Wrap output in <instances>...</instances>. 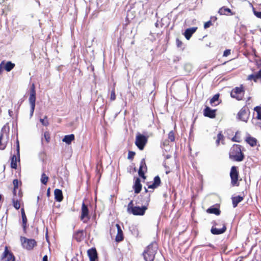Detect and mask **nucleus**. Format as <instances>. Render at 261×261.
<instances>
[{
    "label": "nucleus",
    "instance_id": "nucleus-1",
    "mask_svg": "<svg viewBox=\"0 0 261 261\" xmlns=\"http://www.w3.org/2000/svg\"><path fill=\"white\" fill-rule=\"evenodd\" d=\"M158 249L155 242L150 243L145 249L143 255L145 261H153Z\"/></svg>",
    "mask_w": 261,
    "mask_h": 261
},
{
    "label": "nucleus",
    "instance_id": "nucleus-2",
    "mask_svg": "<svg viewBox=\"0 0 261 261\" xmlns=\"http://www.w3.org/2000/svg\"><path fill=\"white\" fill-rule=\"evenodd\" d=\"M241 148V145L238 144H234L232 146L229 152L230 159L237 162H241L244 160V155Z\"/></svg>",
    "mask_w": 261,
    "mask_h": 261
},
{
    "label": "nucleus",
    "instance_id": "nucleus-3",
    "mask_svg": "<svg viewBox=\"0 0 261 261\" xmlns=\"http://www.w3.org/2000/svg\"><path fill=\"white\" fill-rule=\"evenodd\" d=\"M147 209L146 205H142L141 207L134 206L133 201L131 200L127 205V212L135 216H143Z\"/></svg>",
    "mask_w": 261,
    "mask_h": 261
},
{
    "label": "nucleus",
    "instance_id": "nucleus-4",
    "mask_svg": "<svg viewBox=\"0 0 261 261\" xmlns=\"http://www.w3.org/2000/svg\"><path fill=\"white\" fill-rule=\"evenodd\" d=\"M9 126L4 125L2 128L0 135V149L3 150L6 148L9 139Z\"/></svg>",
    "mask_w": 261,
    "mask_h": 261
},
{
    "label": "nucleus",
    "instance_id": "nucleus-5",
    "mask_svg": "<svg viewBox=\"0 0 261 261\" xmlns=\"http://www.w3.org/2000/svg\"><path fill=\"white\" fill-rule=\"evenodd\" d=\"M244 89L243 85L240 87H236L232 89L230 93V96L238 100H241L243 99L244 95Z\"/></svg>",
    "mask_w": 261,
    "mask_h": 261
},
{
    "label": "nucleus",
    "instance_id": "nucleus-6",
    "mask_svg": "<svg viewBox=\"0 0 261 261\" xmlns=\"http://www.w3.org/2000/svg\"><path fill=\"white\" fill-rule=\"evenodd\" d=\"M147 137L140 133H137L135 144L140 150H143L147 142Z\"/></svg>",
    "mask_w": 261,
    "mask_h": 261
},
{
    "label": "nucleus",
    "instance_id": "nucleus-7",
    "mask_svg": "<svg viewBox=\"0 0 261 261\" xmlns=\"http://www.w3.org/2000/svg\"><path fill=\"white\" fill-rule=\"evenodd\" d=\"M230 176L231 178V184L233 186H238L239 185L238 183L239 172L237 170V168L236 166H232L231 168L230 172Z\"/></svg>",
    "mask_w": 261,
    "mask_h": 261
},
{
    "label": "nucleus",
    "instance_id": "nucleus-8",
    "mask_svg": "<svg viewBox=\"0 0 261 261\" xmlns=\"http://www.w3.org/2000/svg\"><path fill=\"white\" fill-rule=\"evenodd\" d=\"M22 245L27 250H31L36 245V242L34 239H28L25 237H21Z\"/></svg>",
    "mask_w": 261,
    "mask_h": 261
},
{
    "label": "nucleus",
    "instance_id": "nucleus-9",
    "mask_svg": "<svg viewBox=\"0 0 261 261\" xmlns=\"http://www.w3.org/2000/svg\"><path fill=\"white\" fill-rule=\"evenodd\" d=\"M16 155H13L11 159V167L12 168L16 169L17 168V158L18 161H19L20 158V152H19V144L18 140H16Z\"/></svg>",
    "mask_w": 261,
    "mask_h": 261
},
{
    "label": "nucleus",
    "instance_id": "nucleus-10",
    "mask_svg": "<svg viewBox=\"0 0 261 261\" xmlns=\"http://www.w3.org/2000/svg\"><path fill=\"white\" fill-rule=\"evenodd\" d=\"M90 219L89 210L87 206L83 202L82 205L81 220L85 223H87Z\"/></svg>",
    "mask_w": 261,
    "mask_h": 261
},
{
    "label": "nucleus",
    "instance_id": "nucleus-11",
    "mask_svg": "<svg viewBox=\"0 0 261 261\" xmlns=\"http://www.w3.org/2000/svg\"><path fill=\"white\" fill-rule=\"evenodd\" d=\"M149 201L150 194L148 193L147 189L145 188V193L143 195H141V198L137 202V203L142 205H146L147 207Z\"/></svg>",
    "mask_w": 261,
    "mask_h": 261
},
{
    "label": "nucleus",
    "instance_id": "nucleus-12",
    "mask_svg": "<svg viewBox=\"0 0 261 261\" xmlns=\"http://www.w3.org/2000/svg\"><path fill=\"white\" fill-rule=\"evenodd\" d=\"M249 110L246 107L242 108L238 114V118L244 122H247L249 118Z\"/></svg>",
    "mask_w": 261,
    "mask_h": 261
},
{
    "label": "nucleus",
    "instance_id": "nucleus-13",
    "mask_svg": "<svg viewBox=\"0 0 261 261\" xmlns=\"http://www.w3.org/2000/svg\"><path fill=\"white\" fill-rule=\"evenodd\" d=\"M15 256L10 252L7 246L5 247L2 259L3 261H15Z\"/></svg>",
    "mask_w": 261,
    "mask_h": 261
},
{
    "label": "nucleus",
    "instance_id": "nucleus-14",
    "mask_svg": "<svg viewBox=\"0 0 261 261\" xmlns=\"http://www.w3.org/2000/svg\"><path fill=\"white\" fill-rule=\"evenodd\" d=\"M29 102L30 106H35L36 102V91L34 84H32L31 87V92L29 97Z\"/></svg>",
    "mask_w": 261,
    "mask_h": 261
},
{
    "label": "nucleus",
    "instance_id": "nucleus-15",
    "mask_svg": "<svg viewBox=\"0 0 261 261\" xmlns=\"http://www.w3.org/2000/svg\"><path fill=\"white\" fill-rule=\"evenodd\" d=\"M226 225L224 223H223L222 227L221 228H218L213 226L211 229V232L213 234L218 235L224 233L226 231Z\"/></svg>",
    "mask_w": 261,
    "mask_h": 261
},
{
    "label": "nucleus",
    "instance_id": "nucleus-16",
    "mask_svg": "<svg viewBox=\"0 0 261 261\" xmlns=\"http://www.w3.org/2000/svg\"><path fill=\"white\" fill-rule=\"evenodd\" d=\"M146 170L147 167L145 159H143L140 162V167L138 171V174L139 176L143 178H145V176L144 175V172L146 171Z\"/></svg>",
    "mask_w": 261,
    "mask_h": 261
},
{
    "label": "nucleus",
    "instance_id": "nucleus-17",
    "mask_svg": "<svg viewBox=\"0 0 261 261\" xmlns=\"http://www.w3.org/2000/svg\"><path fill=\"white\" fill-rule=\"evenodd\" d=\"M203 115L205 117L214 118L216 116V110H212L210 107H206L203 111Z\"/></svg>",
    "mask_w": 261,
    "mask_h": 261
},
{
    "label": "nucleus",
    "instance_id": "nucleus-18",
    "mask_svg": "<svg viewBox=\"0 0 261 261\" xmlns=\"http://www.w3.org/2000/svg\"><path fill=\"white\" fill-rule=\"evenodd\" d=\"M88 255L90 261H96L97 259V254L95 248H91L88 250Z\"/></svg>",
    "mask_w": 261,
    "mask_h": 261
},
{
    "label": "nucleus",
    "instance_id": "nucleus-19",
    "mask_svg": "<svg viewBox=\"0 0 261 261\" xmlns=\"http://www.w3.org/2000/svg\"><path fill=\"white\" fill-rule=\"evenodd\" d=\"M116 226L117 229V233L116 236L115 240L116 242H119L122 241L123 240V234L120 226L117 224Z\"/></svg>",
    "mask_w": 261,
    "mask_h": 261
},
{
    "label": "nucleus",
    "instance_id": "nucleus-20",
    "mask_svg": "<svg viewBox=\"0 0 261 261\" xmlns=\"http://www.w3.org/2000/svg\"><path fill=\"white\" fill-rule=\"evenodd\" d=\"M197 29V27H192V28H188L187 30H186V31L184 33V35L185 36V38L187 40H189L190 39V38L191 37L192 34L196 32Z\"/></svg>",
    "mask_w": 261,
    "mask_h": 261
},
{
    "label": "nucleus",
    "instance_id": "nucleus-21",
    "mask_svg": "<svg viewBox=\"0 0 261 261\" xmlns=\"http://www.w3.org/2000/svg\"><path fill=\"white\" fill-rule=\"evenodd\" d=\"M55 199L57 202H61L63 200L62 191L58 189H56L54 191Z\"/></svg>",
    "mask_w": 261,
    "mask_h": 261
},
{
    "label": "nucleus",
    "instance_id": "nucleus-22",
    "mask_svg": "<svg viewBox=\"0 0 261 261\" xmlns=\"http://www.w3.org/2000/svg\"><path fill=\"white\" fill-rule=\"evenodd\" d=\"M161 184V179L159 176H156L154 177L153 179V184L149 185L148 186V189H155L157 187H158Z\"/></svg>",
    "mask_w": 261,
    "mask_h": 261
},
{
    "label": "nucleus",
    "instance_id": "nucleus-23",
    "mask_svg": "<svg viewBox=\"0 0 261 261\" xmlns=\"http://www.w3.org/2000/svg\"><path fill=\"white\" fill-rule=\"evenodd\" d=\"M133 189H134L135 193H139L142 189V185L141 184L140 179L137 178L135 182L134 185L133 186Z\"/></svg>",
    "mask_w": 261,
    "mask_h": 261
},
{
    "label": "nucleus",
    "instance_id": "nucleus-24",
    "mask_svg": "<svg viewBox=\"0 0 261 261\" xmlns=\"http://www.w3.org/2000/svg\"><path fill=\"white\" fill-rule=\"evenodd\" d=\"M74 140V135L73 134H70L66 135L62 139V141L66 143L67 144L69 145L71 142Z\"/></svg>",
    "mask_w": 261,
    "mask_h": 261
},
{
    "label": "nucleus",
    "instance_id": "nucleus-25",
    "mask_svg": "<svg viewBox=\"0 0 261 261\" xmlns=\"http://www.w3.org/2000/svg\"><path fill=\"white\" fill-rule=\"evenodd\" d=\"M231 199L233 207H236L238 205V203L243 200L244 198L243 197L241 196H237L236 197H232Z\"/></svg>",
    "mask_w": 261,
    "mask_h": 261
},
{
    "label": "nucleus",
    "instance_id": "nucleus-26",
    "mask_svg": "<svg viewBox=\"0 0 261 261\" xmlns=\"http://www.w3.org/2000/svg\"><path fill=\"white\" fill-rule=\"evenodd\" d=\"M74 238L77 242H81L84 239V231L78 230L76 231L74 234Z\"/></svg>",
    "mask_w": 261,
    "mask_h": 261
},
{
    "label": "nucleus",
    "instance_id": "nucleus-27",
    "mask_svg": "<svg viewBox=\"0 0 261 261\" xmlns=\"http://www.w3.org/2000/svg\"><path fill=\"white\" fill-rule=\"evenodd\" d=\"M21 214L22 217V227L24 230H25L26 227H27V218L26 217L24 210L23 208H22L21 209Z\"/></svg>",
    "mask_w": 261,
    "mask_h": 261
},
{
    "label": "nucleus",
    "instance_id": "nucleus-28",
    "mask_svg": "<svg viewBox=\"0 0 261 261\" xmlns=\"http://www.w3.org/2000/svg\"><path fill=\"white\" fill-rule=\"evenodd\" d=\"M231 12V11L229 8H227L225 7H222L218 11V13L221 15H227L229 13Z\"/></svg>",
    "mask_w": 261,
    "mask_h": 261
},
{
    "label": "nucleus",
    "instance_id": "nucleus-29",
    "mask_svg": "<svg viewBox=\"0 0 261 261\" xmlns=\"http://www.w3.org/2000/svg\"><path fill=\"white\" fill-rule=\"evenodd\" d=\"M246 141L251 146L253 147L256 145L257 140L255 138L249 137L247 138Z\"/></svg>",
    "mask_w": 261,
    "mask_h": 261
},
{
    "label": "nucleus",
    "instance_id": "nucleus-30",
    "mask_svg": "<svg viewBox=\"0 0 261 261\" xmlns=\"http://www.w3.org/2000/svg\"><path fill=\"white\" fill-rule=\"evenodd\" d=\"M15 64L10 61L6 63L5 65H4V68L8 72L10 71L14 67Z\"/></svg>",
    "mask_w": 261,
    "mask_h": 261
},
{
    "label": "nucleus",
    "instance_id": "nucleus-31",
    "mask_svg": "<svg viewBox=\"0 0 261 261\" xmlns=\"http://www.w3.org/2000/svg\"><path fill=\"white\" fill-rule=\"evenodd\" d=\"M251 122L256 127L261 129V119L253 118Z\"/></svg>",
    "mask_w": 261,
    "mask_h": 261
},
{
    "label": "nucleus",
    "instance_id": "nucleus-32",
    "mask_svg": "<svg viewBox=\"0 0 261 261\" xmlns=\"http://www.w3.org/2000/svg\"><path fill=\"white\" fill-rule=\"evenodd\" d=\"M207 212L211 214H214L216 215H219L220 213V211L218 208L213 207H211L210 208H208L207 210Z\"/></svg>",
    "mask_w": 261,
    "mask_h": 261
},
{
    "label": "nucleus",
    "instance_id": "nucleus-33",
    "mask_svg": "<svg viewBox=\"0 0 261 261\" xmlns=\"http://www.w3.org/2000/svg\"><path fill=\"white\" fill-rule=\"evenodd\" d=\"M254 110L257 113V116L253 118L261 119V107L257 106L254 108Z\"/></svg>",
    "mask_w": 261,
    "mask_h": 261
},
{
    "label": "nucleus",
    "instance_id": "nucleus-34",
    "mask_svg": "<svg viewBox=\"0 0 261 261\" xmlns=\"http://www.w3.org/2000/svg\"><path fill=\"white\" fill-rule=\"evenodd\" d=\"M12 202H13V206L16 210L19 209V208L20 207L19 201L18 199H16L15 197H13L12 199Z\"/></svg>",
    "mask_w": 261,
    "mask_h": 261
},
{
    "label": "nucleus",
    "instance_id": "nucleus-35",
    "mask_svg": "<svg viewBox=\"0 0 261 261\" xmlns=\"http://www.w3.org/2000/svg\"><path fill=\"white\" fill-rule=\"evenodd\" d=\"M224 136L222 134L221 132H220L217 135V139L216 140L217 145H219L220 144V142L222 141V143L223 144V141H224Z\"/></svg>",
    "mask_w": 261,
    "mask_h": 261
},
{
    "label": "nucleus",
    "instance_id": "nucleus-36",
    "mask_svg": "<svg viewBox=\"0 0 261 261\" xmlns=\"http://www.w3.org/2000/svg\"><path fill=\"white\" fill-rule=\"evenodd\" d=\"M41 182L44 185H46L48 180V177L44 173H42L41 177Z\"/></svg>",
    "mask_w": 261,
    "mask_h": 261
},
{
    "label": "nucleus",
    "instance_id": "nucleus-37",
    "mask_svg": "<svg viewBox=\"0 0 261 261\" xmlns=\"http://www.w3.org/2000/svg\"><path fill=\"white\" fill-rule=\"evenodd\" d=\"M219 97V94H216L213 96V97L210 100V103L211 105H217V104H215V102L218 101Z\"/></svg>",
    "mask_w": 261,
    "mask_h": 261
},
{
    "label": "nucleus",
    "instance_id": "nucleus-38",
    "mask_svg": "<svg viewBox=\"0 0 261 261\" xmlns=\"http://www.w3.org/2000/svg\"><path fill=\"white\" fill-rule=\"evenodd\" d=\"M248 80H253L254 82H256L258 80L256 73L248 75L247 77Z\"/></svg>",
    "mask_w": 261,
    "mask_h": 261
},
{
    "label": "nucleus",
    "instance_id": "nucleus-39",
    "mask_svg": "<svg viewBox=\"0 0 261 261\" xmlns=\"http://www.w3.org/2000/svg\"><path fill=\"white\" fill-rule=\"evenodd\" d=\"M168 139L170 140L171 142H173L175 140V137H174V133L172 130L170 131L168 134Z\"/></svg>",
    "mask_w": 261,
    "mask_h": 261
},
{
    "label": "nucleus",
    "instance_id": "nucleus-40",
    "mask_svg": "<svg viewBox=\"0 0 261 261\" xmlns=\"http://www.w3.org/2000/svg\"><path fill=\"white\" fill-rule=\"evenodd\" d=\"M43 137L47 143H48L50 141V135L48 132H45L44 133Z\"/></svg>",
    "mask_w": 261,
    "mask_h": 261
},
{
    "label": "nucleus",
    "instance_id": "nucleus-41",
    "mask_svg": "<svg viewBox=\"0 0 261 261\" xmlns=\"http://www.w3.org/2000/svg\"><path fill=\"white\" fill-rule=\"evenodd\" d=\"M40 121L42 123V124L44 126H47L48 125V122L47 120V117L45 116L44 119H40Z\"/></svg>",
    "mask_w": 261,
    "mask_h": 261
},
{
    "label": "nucleus",
    "instance_id": "nucleus-42",
    "mask_svg": "<svg viewBox=\"0 0 261 261\" xmlns=\"http://www.w3.org/2000/svg\"><path fill=\"white\" fill-rule=\"evenodd\" d=\"M238 133V132H237L236 133L235 136L232 138L231 140L232 141L236 142H240V141H241L240 138V137H238L237 136Z\"/></svg>",
    "mask_w": 261,
    "mask_h": 261
},
{
    "label": "nucleus",
    "instance_id": "nucleus-43",
    "mask_svg": "<svg viewBox=\"0 0 261 261\" xmlns=\"http://www.w3.org/2000/svg\"><path fill=\"white\" fill-rule=\"evenodd\" d=\"M13 184L14 185V188L18 189V186L19 184H21V182H19L18 179H15L13 180Z\"/></svg>",
    "mask_w": 261,
    "mask_h": 261
},
{
    "label": "nucleus",
    "instance_id": "nucleus-44",
    "mask_svg": "<svg viewBox=\"0 0 261 261\" xmlns=\"http://www.w3.org/2000/svg\"><path fill=\"white\" fill-rule=\"evenodd\" d=\"M115 99H116L115 92V90L113 89L112 90L111 93L110 99H111V100L113 101V100H115Z\"/></svg>",
    "mask_w": 261,
    "mask_h": 261
},
{
    "label": "nucleus",
    "instance_id": "nucleus-45",
    "mask_svg": "<svg viewBox=\"0 0 261 261\" xmlns=\"http://www.w3.org/2000/svg\"><path fill=\"white\" fill-rule=\"evenodd\" d=\"M211 25H212L211 21L209 20V21L206 22L205 23H204V28L205 29H207V28H209Z\"/></svg>",
    "mask_w": 261,
    "mask_h": 261
},
{
    "label": "nucleus",
    "instance_id": "nucleus-46",
    "mask_svg": "<svg viewBox=\"0 0 261 261\" xmlns=\"http://www.w3.org/2000/svg\"><path fill=\"white\" fill-rule=\"evenodd\" d=\"M253 13L257 18L261 19V12L254 11Z\"/></svg>",
    "mask_w": 261,
    "mask_h": 261
},
{
    "label": "nucleus",
    "instance_id": "nucleus-47",
    "mask_svg": "<svg viewBox=\"0 0 261 261\" xmlns=\"http://www.w3.org/2000/svg\"><path fill=\"white\" fill-rule=\"evenodd\" d=\"M230 54V49H226L223 53V56L227 57Z\"/></svg>",
    "mask_w": 261,
    "mask_h": 261
},
{
    "label": "nucleus",
    "instance_id": "nucleus-48",
    "mask_svg": "<svg viewBox=\"0 0 261 261\" xmlns=\"http://www.w3.org/2000/svg\"><path fill=\"white\" fill-rule=\"evenodd\" d=\"M35 106H31L30 116H32L34 112Z\"/></svg>",
    "mask_w": 261,
    "mask_h": 261
},
{
    "label": "nucleus",
    "instance_id": "nucleus-49",
    "mask_svg": "<svg viewBox=\"0 0 261 261\" xmlns=\"http://www.w3.org/2000/svg\"><path fill=\"white\" fill-rule=\"evenodd\" d=\"M176 45H177V47H180L181 46L182 42L180 40H179L178 39H176Z\"/></svg>",
    "mask_w": 261,
    "mask_h": 261
},
{
    "label": "nucleus",
    "instance_id": "nucleus-50",
    "mask_svg": "<svg viewBox=\"0 0 261 261\" xmlns=\"http://www.w3.org/2000/svg\"><path fill=\"white\" fill-rule=\"evenodd\" d=\"M5 64V62L3 61L0 63V74L2 73L3 71V69L4 68V65Z\"/></svg>",
    "mask_w": 261,
    "mask_h": 261
},
{
    "label": "nucleus",
    "instance_id": "nucleus-51",
    "mask_svg": "<svg viewBox=\"0 0 261 261\" xmlns=\"http://www.w3.org/2000/svg\"><path fill=\"white\" fill-rule=\"evenodd\" d=\"M134 155H135V153L134 152L129 151L128 154V159L133 158V156H134Z\"/></svg>",
    "mask_w": 261,
    "mask_h": 261
},
{
    "label": "nucleus",
    "instance_id": "nucleus-52",
    "mask_svg": "<svg viewBox=\"0 0 261 261\" xmlns=\"http://www.w3.org/2000/svg\"><path fill=\"white\" fill-rule=\"evenodd\" d=\"M256 74L258 79H261V69Z\"/></svg>",
    "mask_w": 261,
    "mask_h": 261
},
{
    "label": "nucleus",
    "instance_id": "nucleus-53",
    "mask_svg": "<svg viewBox=\"0 0 261 261\" xmlns=\"http://www.w3.org/2000/svg\"><path fill=\"white\" fill-rule=\"evenodd\" d=\"M217 17H216V16H212V17H211V19H210V21H211V22H212V21L215 22V21H216V20H217Z\"/></svg>",
    "mask_w": 261,
    "mask_h": 261
},
{
    "label": "nucleus",
    "instance_id": "nucleus-54",
    "mask_svg": "<svg viewBox=\"0 0 261 261\" xmlns=\"http://www.w3.org/2000/svg\"><path fill=\"white\" fill-rule=\"evenodd\" d=\"M17 189H15V188L13 189V195H14V197H15V196H16V195Z\"/></svg>",
    "mask_w": 261,
    "mask_h": 261
},
{
    "label": "nucleus",
    "instance_id": "nucleus-55",
    "mask_svg": "<svg viewBox=\"0 0 261 261\" xmlns=\"http://www.w3.org/2000/svg\"><path fill=\"white\" fill-rule=\"evenodd\" d=\"M42 261H47V256L46 255L43 256Z\"/></svg>",
    "mask_w": 261,
    "mask_h": 261
},
{
    "label": "nucleus",
    "instance_id": "nucleus-56",
    "mask_svg": "<svg viewBox=\"0 0 261 261\" xmlns=\"http://www.w3.org/2000/svg\"><path fill=\"white\" fill-rule=\"evenodd\" d=\"M8 113H9V115L10 117H12V113H13V112L12 111L9 110V111H8Z\"/></svg>",
    "mask_w": 261,
    "mask_h": 261
},
{
    "label": "nucleus",
    "instance_id": "nucleus-57",
    "mask_svg": "<svg viewBox=\"0 0 261 261\" xmlns=\"http://www.w3.org/2000/svg\"><path fill=\"white\" fill-rule=\"evenodd\" d=\"M71 261H79V260L77 257H74L72 258Z\"/></svg>",
    "mask_w": 261,
    "mask_h": 261
},
{
    "label": "nucleus",
    "instance_id": "nucleus-58",
    "mask_svg": "<svg viewBox=\"0 0 261 261\" xmlns=\"http://www.w3.org/2000/svg\"><path fill=\"white\" fill-rule=\"evenodd\" d=\"M49 190H50V188H48V190H47V195L48 196L49 195Z\"/></svg>",
    "mask_w": 261,
    "mask_h": 261
},
{
    "label": "nucleus",
    "instance_id": "nucleus-59",
    "mask_svg": "<svg viewBox=\"0 0 261 261\" xmlns=\"http://www.w3.org/2000/svg\"><path fill=\"white\" fill-rule=\"evenodd\" d=\"M18 194H19V197H21V193L20 192H19Z\"/></svg>",
    "mask_w": 261,
    "mask_h": 261
},
{
    "label": "nucleus",
    "instance_id": "nucleus-60",
    "mask_svg": "<svg viewBox=\"0 0 261 261\" xmlns=\"http://www.w3.org/2000/svg\"><path fill=\"white\" fill-rule=\"evenodd\" d=\"M1 198H2V196H1V195H0V200H1Z\"/></svg>",
    "mask_w": 261,
    "mask_h": 261
},
{
    "label": "nucleus",
    "instance_id": "nucleus-61",
    "mask_svg": "<svg viewBox=\"0 0 261 261\" xmlns=\"http://www.w3.org/2000/svg\"><path fill=\"white\" fill-rule=\"evenodd\" d=\"M41 141H42V142H43V138H41Z\"/></svg>",
    "mask_w": 261,
    "mask_h": 261
}]
</instances>
